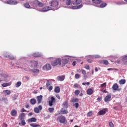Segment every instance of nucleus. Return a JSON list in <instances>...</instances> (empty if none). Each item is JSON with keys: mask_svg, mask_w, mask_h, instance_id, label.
I'll list each match as a JSON object with an SVG mask.
<instances>
[{"mask_svg": "<svg viewBox=\"0 0 127 127\" xmlns=\"http://www.w3.org/2000/svg\"><path fill=\"white\" fill-rule=\"evenodd\" d=\"M30 127H40V125H36V124H31L30 125Z\"/></svg>", "mask_w": 127, "mask_h": 127, "instance_id": "e433bc0d", "label": "nucleus"}, {"mask_svg": "<svg viewBox=\"0 0 127 127\" xmlns=\"http://www.w3.org/2000/svg\"><path fill=\"white\" fill-rule=\"evenodd\" d=\"M32 56H33V57H40L41 54L39 53H35L32 54Z\"/></svg>", "mask_w": 127, "mask_h": 127, "instance_id": "a878e982", "label": "nucleus"}, {"mask_svg": "<svg viewBox=\"0 0 127 127\" xmlns=\"http://www.w3.org/2000/svg\"><path fill=\"white\" fill-rule=\"evenodd\" d=\"M123 62V63L124 65H127V60H125V61H122Z\"/></svg>", "mask_w": 127, "mask_h": 127, "instance_id": "680f3d73", "label": "nucleus"}, {"mask_svg": "<svg viewBox=\"0 0 127 127\" xmlns=\"http://www.w3.org/2000/svg\"><path fill=\"white\" fill-rule=\"evenodd\" d=\"M30 102L31 105H35V104H36V100L34 98L31 99Z\"/></svg>", "mask_w": 127, "mask_h": 127, "instance_id": "bb28decb", "label": "nucleus"}, {"mask_svg": "<svg viewBox=\"0 0 127 127\" xmlns=\"http://www.w3.org/2000/svg\"><path fill=\"white\" fill-rule=\"evenodd\" d=\"M0 76L1 78H3V79H5V78L7 77V74L4 73H2L0 74Z\"/></svg>", "mask_w": 127, "mask_h": 127, "instance_id": "c85d7f7f", "label": "nucleus"}, {"mask_svg": "<svg viewBox=\"0 0 127 127\" xmlns=\"http://www.w3.org/2000/svg\"><path fill=\"white\" fill-rule=\"evenodd\" d=\"M48 111L50 113H53L54 112V108H49Z\"/></svg>", "mask_w": 127, "mask_h": 127, "instance_id": "c03bdc74", "label": "nucleus"}, {"mask_svg": "<svg viewBox=\"0 0 127 127\" xmlns=\"http://www.w3.org/2000/svg\"><path fill=\"white\" fill-rule=\"evenodd\" d=\"M62 107L67 109L68 108V101H64L62 104Z\"/></svg>", "mask_w": 127, "mask_h": 127, "instance_id": "4be33fe9", "label": "nucleus"}, {"mask_svg": "<svg viewBox=\"0 0 127 127\" xmlns=\"http://www.w3.org/2000/svg\"><path fill=\"white\" fill-rule=\"evenodd\" d=\"M100 56L98 55H96L94 56V58H100Z\"/></svg>", "mask_w": 127, "mask_h": 127, "instance_id": "774afa93", "label": "nucleus"}, {"mask_svg": "<svg viewBox=\"0 0 127 127\" xmlns=\"http://www.w3.org/2000/svg\"><path fill=\"white\" fill-rule=\"evenodd\" d=\"M55 102H56L55 98L52 97L51 98V100L49 101V106H50V107H52L53 106V103H55Z\"/></svg>", "mask_w": 127, "mask_h": 127, "instance_id": "0eeeda50", "label": "nucleus"}, {"mask_svg": "<svg viewBox=\"0 0 127 127\" xmlns=\"http://www.w3.org/2000/svg\"><path fill=\"white\" fill-rule=\"evenodd\" d=\"M54 92L57 94L60 93V87H59V86H56L54 89Z\"/></svg>", "mask_w": 127, "mask_h": 127, "instance_id": "412c9836", "label": "nucleus"}, {"mask_svg": "<svg viewBox=\"0 0 127 127\" xmlns=\"http://www.w3.org/2000/svg\"><path fill=\"white\" fill-rule=\"evenodd\" d=\"M75 79H79L80 78V75L78 73L75 74Z\"/></svg>", "mask_w": 127, "mask_h": 127, "instance_id": "864d4df0", "label": "nucleus"}, {"mask_svg": "<svg viewBox=\"0 0 127 127\" xmlns=\"http://www.w3.org/2000/svg\"><path fill=\"white\" fill-rule=\"evenodd\" d=\"M38 6H39V7H43V6H44V4L41 2H39L38 4Z\"/></svg>", "mask_w": 127, "mask_h": 127, "instance_id": "4c0bfd02", "label": "nucleus"}, {"mask_svg": "<svg viewBox=\"0 0 127 127\" xmlns=\"http://www.w3.org/2000/svg\"><path fill=\"white\" fill-rule=\"evenodd\" d=\"M85 69H87V70H89V69H90V66L89 65H86L85 66Z\"/></svg>", "mask_w": 127, "mask_h": 127, "instance_id": "0e129e2a", "label": "nucleus"}, {"mask_svg": "<svg viewBox=\"0 0 127 127\" xmlns=\"http://www.w3.org/2000/svg\"><path fill=\"white\" fill-rule=\"evenodd\" d=\"M39 2V1L38 0H34L33 1V5L34 6H36V5H38Z\"/></svg>", "mask_w": 127, "mask_h": 127, "instance_id": "cd10ccee", "label": "nucleus"}, {"mask_svg": "<svg viewBox=\"0 0 127 127\" xmlns=\"http://www.w3.org/2000/svg\"><path fill=\"white\" fill-rule=\"evenodd\" d=\"M57 121L61 124H64L66 122V118L63 116H60L58 117Z\"/></svg>", "mask_w": 127, "mask_h": 127, "instance_id": "f03ea898", "label": "nucleus"}, {"mask_svg": "<svg viewBox=\"0 0 127 127\" xmlns=\"http://www.w3.org/2000/svg\"><path fill=\"white\" fill-rule=\"evenodd\" d=\"M93 115V111H89L87 114V117H91Z\"/></svg>", "mask_w": 127, "mask_h": 127, "instance_id": "58836bf2", "label": "nucleus"}, {"mask_svg": "<svg viewBox=\"0 0 127 127\" xmlns=\"http://www.w3.org/2000/svg\"><path fill=\"white\" fill-rule=\"evenodd\" d=\"M84 93H85V91H82L80 92V93L79 94V97H82L84 95Z\"/></svg>", "mask_w": 127, "mask_h": 127, "instance_id": "5fc2aeb1", "label": "nucleus"}, {"mask_svg": "<svg viewBox=\"0 0 127 127\" xmlns=\"http://www.w3.org/2000/svg\"><path fill=\"white\" fill-rule=\"evenodd\" d=\"M41 110H42V106L41 105H40L38 106V107L35 108L34 111L35 113H36V114H38V113H39L40 111H41Z\"/></svg>", "mask_w": 127, "mask_h": 127, "instance_id": "6e6552de", "label": "nucleus"}, {"mask_svg": "<svg viewBox=\"0 0 127 127\" xmlns=\"http://www.w3.org/2000/svg\"><path fill=\"white\" fill-rule=\"evenodd\" d=\"M81 7H83V4H82L79 5L72 6V9H79L80 8H81Z\"/></svg>", "mask_w": 127, "mask_h": 127, "instance_id": "dca6fc26", "label": "nucleus"}, {"mask_svg": "<svg viewBox=\"0 0 127 127\" xmlns=\"http://www.w3.org/2000/svg\"><path fill=\"white\" fill-rule=\"evenodd\" d=\"M74 107H75V108L76 109H78L79 108V103H75L74 105H73Z\"/></svg>", "mask_w": 127, "mask_h": 127, "instance_id": "09e8293b", "label": "nucleus"}, {"mask_svg": "<svg viewBox=\"0 0 127 127\" xmlns=\"http://www.w3.org/2000/svg\"><path fill=\"white\" fill-rule=\"evenodd\" d=\"M87 62L88 63H92V62H93V60H92V59H87Z\"/></svg>", "mask_w": 127, "mask_h": 127, "instance_id": "bf43d9fd", "label": "nucleus"}, {"mask_svg": "<svg viewBox=\"0 0 127 127\" xmlns=\"http://www.w3.org/2000/svg\"><path fill=\"white\" fill-rule=\"evenodd\" d=\"M59 81H64L65 80V75L59 76L57 77Z\"/></svg>", "mask_w": 127, "mask_h": 127, "instance_id": "6ab92c4d", "label": "nucleus"}, {"mask_svg": "<svg viewBox=\"0 0 127 127\" xmlns=\"http://www.w3.org/2000/svg\"><path fill=\"white\" fill-rule=\"evenodd\" d=\"M3 93L4 94V95H6L7 96H8V95H10V93L11 92L9 90H5L3 91Z\"/></svg>", "mask_w": 127, "mask_h": 127, "instance_id": "5701e85b", "label": "nucleus"}, {"mask_svg": "<svg viewBox=\"0 0 127 127\" xmlns=\"http://www.w3.org/2000/svg\"><path fill=\"white\" fill-rule=\"evenodd\" d=\"M21 125L22 126H25V125L26 124V123H25V121H24V119H23V120H21Z\"/></svg>", "mask_w": 127, "mask_h": 127, "instance_id": "3c124183", "label": "nucleus"}, {"mask_svg": "<svg viewBox=\"0 0 127 127\" xmlns=\"http://www.w3.org/2000/svg\"><path fill=\"white\" fill-rule=\"evenodd\" d=\"M11 83H3L1 84L2 87H7L8 86H10Z\"/></svg>", "mask_w": 127, "mask_h": 127, "instance_id": "7c9ffc66", "label": "nucleus"}, {"mask_svg": "<svg viewBox=\"0 0 127 127\" xmlns=\"http://www.w3.org/2000/svg\"><path fill=\"white\" fill-rule=\"evenodd\" d=\"M52 7L46 6L42 8L41 11H42V12H45L46 11H48V10H52Z\"/></svg>", "mask_w": 127, "mask_h": 127, "instance_id": "39448f33", "label": "nucleus"}, {"mask_svg": "<svg viewBox=\"0 0 127 127\" xmlns=\"http://www.w3.org/2000/svg\"><path fill=\"white\" fill-rule=\"evenodd\" d=\"M17 115V111H16V110H12L11 111V116H12V117H16Z\"/></svg>", "mask_w": 127, "mask_h": 127, "instance_id": "f3484780", "label": "nucleus"}, {"mask_svg": "<svg viewBox=\"0 0 127 127\" xmlns=\"http://www.w3.org/2000/svg\"><path fill=\"white\" fill-rule=\"evenodd\" d=\"M106 86H107V83H106V82L101 84L102 88H103L104 87H106Z\"/></svg>", "mask_w": 127, "mask_h": 127, "instance_id": "13d9d810", "label": "nucleus"}, {"mask_svg": "<svg viewBox=\"0 0 127 127\" xmlns=\"http://www.w3.org/2000/svg\"><path fill=\"white\" fill-rule=\"evenodd\" d=\"M57 65H61V59H57L52 63V66H57Z\"/></svg>", "mask_w": 127, "mask_h": 127, "instance_id": "20e7f679", "label": "nucleus"}, {"mask_svg": "<svg viewBox=\"0 0 127 127\" xmlns=\"http://www.w3.org/2000/svg\"><path fill=\"white\" fill-rule=\"evenodd\" d=\"M43 98V96L42 95L37 96L36 99L38 102V105H39V104H41V103L42 102Z\"/></svg>", "mask_w": 127, "mask_h": 127, "instance_id": "9d476101", "label": "nucleus"}, {"mask_svg": "<svg viewBox=\"0 0 127 127\" xmlns=\"http://www.w3.org/2000/svg\"><path fill=\"white\" fill-rule=\"evenodd\" d=\"M112 98V96L110 95H107L105 97L104 99V101L107 102H110L111 101V99Z\"/></svg>", "mask_w": 127, "mask_h": 127, "instance_id": "ddd939ff", "label": "nucleus"}, {"mask_svg": "<svg viewBox=\"0 0 127 127\" xmlns=\"http://www.w3.org/2000/svg\"><path fill=\"white\" fill-rule=\"evenodd\" d=\"M17 3H18L17 1L12 0V4H11L15 5V4H17Z\"/></svg>", "mask_w": 127, "mask_h": 127, "instance_id": "de8ad7c7", "label": "nucleus"}, {"mask_svg": "<svg viewBox=\"0 0 127 127\" xmlns=\"http://www.w3.org/2000/svg\"><path fill=\"white\" fill-rule=\"evenodd\" d=\"M122 60V61H126V60L127 61V55L123 57Z\"/></svg>", "mask_w": 127, "mask_h": 127, "instance_id": "603ef678", "label": "nucleus"}, {"mask_svg": "<svg viewBox=\"0 0 127 127\" xmlns=\"http://www.w3.org/2000/svg\"><path fill=\"white\" fill-rule=\"evenodd\" d=\"M112 89L114 91H118V92H120L122 90V88H119V85L117 83H115L113 85Z\"/></svg>", "mask_w": 127, "mask_h": 127, "instance_id": "423d86ee", "label": "nucleus"}, {"mask_svg": "<svg viewBox=\"0 0 127 127\" xmlns=\"http://www.w3.org/2000/svg\"><path fill=\"white\" fill-rule=\"evenodd\" d=\"M106 114V109H104L101 111H100L98 114L97 116H103Z\"/></svg>", "mask_w": 127, "mask_h": 127, "instance_id": "f8f14e48", "label": "nucleus"}, {"mask_svg": "<svg viewBox=\"0 0 127 127\" xmlns=\"http://www.w3.org/2000/svg\"><path fill=\"white\" fill-rule=\"evenodd\" d=\"M20 86H21V82L18 81L16 84V88H18V87H20Z\"/></svg>", "mask_w": 127, "mask_h": 127, "instance_id": "ea45409f", "label": "nucleus"}, {"mask_svg": "<svg viewBox=\"0 0 127 127\" xmlns=\"http://www.w3.org/2000/svg\"><path fill=\"white\" fill-rule=\"evenodd\" d=\"M38 64V63L36 61H34L32 62V65H34V67H37Z\"/></svg>", "mask_w": 127, "mask_h": 127, "instance_id": "72a5a7b5", "label": "nucleus"}, {"mask_svg": "<svg viewBox=\"0 0 127 127\" xmlns=\"http://www.w3.org/2000/svg\"><path fill=\"white\" fill-rule=\"evenodd\" d=\"M17 99V96L16 95H14V96L12 97V100L13 101H15Z\"/></svg>", "mask_w": 127, "mask_h": 127, "instance_id": "6e6d98bb", "label": "nucleus"}, {"mask_svg": "<svg viewBox=\"0 0 127 127\" xmlns=\"http://www.w3.org/2000/svg\"><path fill=\"white\" fill-rule=\"evenodd\" d=\"M82 73L83 75H86V74H87V73L86 72V71L84 70H82Z\"/></svg>", "mask_w": 127, "mask_h": 127, "instance_id": "69168bd1", "label": "nucleus"}, {"mask_svg": "<svg viewBox=\"0 0 127 127\" xmlns=\"http://www.w3.org/2000/svg\"><path fill=\"white\" fill-rule=\"evenodd\" d=\"M73 87L75 89H78V88H79V84L75 83L73 85Z\"/></svg>", "mask_w": 127, "mask_h": 127, "instance_id": "8fccbe9b", "label": "nucleus"}, {"mask_svg": "<svg viewBox=\"0 0 127 127\" xmlns=\"http://www.w3.org/2000/svg\"><path fill=\"white\" fill-rule=\"evenodd\" d=\"M92 1L93 3H95L96 4H100V3L103 2L102 0H92Z\"/></svg>", "mask_w": 127, "mask_h": 127, "instance_id": "aec40b11", "label": "nucleus"}, {"mask_svg": "<svg viewBox=\"0 0 127 127\" xmlns=\"http://www.w3.org/2000/svg\"><path fill=\"white\" fill-rule=\"evenodd\" d=\"M24 6H25V7H26V8H29V7H30V5H29V3H25Z\"/></svg>", "mask_w": 127, "mask_h": 127, "instance_id": "a19ab883", "label": "nucleus"}, {"mask_svg": "<svg viewBox=\"0 0 127 127\" xmlns=\"http://www.w3.org/2000/svg\"><path fill=\"white\" fill-rule=\"evenodd\" d=\"M94 93V91L93 90V88H89L87 90V95H93Z\"/></svg>", "mask_w": 127, "mask_h": 127, "instance_id": "a211bd4d", "label": "nucleus"}, {"mask_svg": "<svg viewBox=\"0 0 127 127\" xmlns=\"http://www.w3.org/2000/svg\"><path fill=\"white\" fill-rule=\"evenodd\" d=\"M82 0H75V4H80L81 2H82Z\"/></svg>", "mask_w": 127, "mask_h": 127, "instance_id": "79ce46f5", "label": "nucleus"}, {"mask_svg": "<svg viewBox=\"0 0 127 127\" xmlns=\"http://www.w3.org/2000/svg\"><path fill=\"white\" fill-rule=\"evenodd\" d=\"M21 112H28L29 111H26L25 109H24V108H22L21 110Z\"/></svg>", "mask_w": 127, "mask_h": 127, "instance_id": "e2e57ef3", "label": "nucleus"}, {"mask_svg": "<svg viewBox=\"0 0 127 127\" xmlns=\"http://www.w3.org/2000/svg\"><path fill=\"white\" fill-rule=\"evenodd\" d=\"M68 113V110L64 109V108H62L60 111V115H66Z\"/></svg>", "mask_w": 127, "mask_h": 127, "instance_id": "9b49d317", "label": "nucleus"}, {"mask_svg": "<svg viewBox=\"0 0 127 127\" xmlns=\"http://www.w3.org/2000/svg\"><path fill=\"white\" fill-rule=\"evenodd\" d=\"M107 6V3H102L98 7L103 8V7H105V6Z\"/></svg>", "mask_w": 127, "mask_h": 127, "instance_id": "2f4dec72", "label": "nucleus"}, {"mask_svg": "<svg viewBox=\"0 0 127 127\" xmlns=\"http://www.w3.org/2000/svg\"><path fill=\"white\" fill-rule=\"evenodd\" d=\"M102 63L104 64V65H109V62L106 60H103L102 61Z\"/></svg>", "mask_w": 127, "mask_h": 127, "instance_id": "473e14b6", "label": "nucleus"}, {"mask_svg": "<svg viewBox=\"0 0 127 127\" xmlns=\"http://www.w3.org/2000/svg\"><path fill=\"white\" fill-rule=\"evenodd\" d=\"M44 70H46L48 71L49 70H51V65L50 64H48L44 65L43 67Z\"/></svg>", "mask_w": 127, "mask_h": 127, "instance_id": "1a4fd4ad", "label": "nucleus"}, {"mask_svg": "<svg viewBox=\"0 0 127 127\" xmlns=\"http://www.w3.org/2000/svg\"><path fill=\"white\" fill-rule=\"evenodd\" d=\"M2 127H7V124L5 123H3Z\"/></svg>", "mask_w": 127, "mask_h": 127, "instance_id": "338daca9", "label": "nucleus"}, {"mask_svg": "<svg viewBox=\"0 0 127 127\" xmlns=\"http://www.w3.org/2000/svg\"><path fill=\"white\" fill-rule=\"evenodd\" d=\"M82 85L85 86V85H90V82H83L82 83Z\"/></svg>", "mask_w": 127, "mask_h": 127, "instance_id": "052dcab7", "label": "nucleus"}, {"mask_svg": "<svg viewBox=\"0 0 127 127\" xmlns=\"http://www.w3.org/2000/svg\"><path fill=\"white\" fill-rule=\"evenodd\" d=\"M31 71L34 74H38L39 73V70L38 69H31Z\"/></svg>", "mask_w": 127, "mask_h": 127, "instance_id": "c756f323", "label": "nucleus"}, {"mask_svg": "<svg viewBox=\"0 0 127 127\" xmlns=\"http://www.w3.org/2000/svg\"><path fill=\"white\" fill-rule=\"evenodd\" d=\"M51 85H52V81L50 80H48L46 83V87L49 91H52L53 89V87Z\"/></svg>", "mask_w": 127, "mask_h": 127, "instance_id": "7ed1b4c3", "label": "nucleus"}, {"mask_svg": "<svg viewBox=\"0 0 127 127\" xmlns=\"http://www.w3.org/2000/svg\"><path fill=\"white\" fill-rule=\"evenodd\" d=\"M5 3H7V4H12V0H8Z\"/></svg>", "mask_w": 127, "mask_h": 127, "instance_id": "a18cd8bd", "label": "nucleus"}, {"mask_svg": "<svg viewBox=\"0 0 127 127\" xmlns=\"http://www.w3.org/2000/svg\"><path fill=\"white\" fill-rule=\"evenodd\" d=\"M77 102H79V99L78 98H74L72 100V103H77Z\"/></svg>", "mask_w": 127, "mask_h": 127, "instance_id": "37998d69", "label": "nucleus"}, {"mask_svg": "<svg viewBox=\"0 0 127 127\" xmlns=\"http://www.w3.org/2000/svg\"><path fill=\"white\" fill-rule=\"evenodd\" d=\"M7 57L11 60H13V59H14V57L10 55H8Z\"/></svg>", "mask_w": 127, "mask_h": 127, "instance_id": "49530a36", "label": "nucleus"}, {"mask_svg": "<svg viewBox=\"0 0 127 127\" xmlns=\"http://www.w3.org/2000/svg\"><path fill=\"white\" fill-rule=\"evenodd\" d=\"M79 94H80V90H75V91H74V95L75 96H79Z\"/></svg>", "mask_w": 127, "mask_h": 127, "instance_id": "f704fd0d", "label": "nucleus"}, {"mask_svg": "<svg viewBox=\"0 0 127 127\" xmlns=\"http://www.w3.org/2000/svg\"><path fill=\"white\" fill-rule=\"evenodd\" d=\"M49 4H50V6H52L53 7L54 9H58L59 7V1L58 0H53L49 2Z\"/></svg>", "mask_w": 127, "mask_h": 127, "instance_id": "f257e3e1", "label": "nucleus"}, {"mask_svg": "<svg viewBox=\"0 0 127 127\" xmlns=\"http://www.w3.org/2000/svg\"><path fill=\"white\" fill-rule=\"evenodd\" d=\"M37 120L35 118L28 119V123H36Z\"/></svg>", "mask_w": 127, "mask_h": 127, "instance_id": "4468645a", "label": "nucleus"}, {"mask_svg": "<svg viewBox=\"0 0 127 127\" xmlns=\"http://www.w3.org/2000/svg\"><path fill=\"white\" fill-rule=\"evenodd\" d=\"M65 1L66 5H70L71 4V0H64Z\"/></svg>", "mask_w": 127, "mask_h": 127, "instance_id": "c9c22d12", "label": "nucleus"}, {"mask_svg": "<svg viewBox=\"0 0 127 127\" xmlns=\"http://www.w3.org/2000/svg\"><path fill=\"white\" fill-rule=\"evenodd\" d=\"M24 117H25V114L22 113L19 115L18 119L20 120V121H22L24 120Z\"/></svg>", "mask_w": 127, "mask_h": 127, "instance_id": "2eb2a0df", "label": "nucleus"}, {"mask_svg": "<svg viewBox=\"0 0 127 127\" xmlns=\"http://www.w3.org/2000/svg\"><path fill=\"white\" fill-rule=\"evenodd\" d=\"M126 79H122L119 80V83L120 85H125V84H126Z\"/></svg>", "mask_w": 127, "mask_h": 127, "instance_id": "b1692460", "label": "nucleus"}, {"mask_svg": "<svg viewBox=\"0 0 127 127\" xmlns=\"http://www.w3.org/2000/svg\"><path fill=\"white\" fill-rule=\"evenodd\" d=\"M109 126L110 127H114V124L113 123V122H111L109 123Z\"/></svg>", "mask_w": 127, "mask_h": 127, "instance_id": "4d7b16f0", "label": "nucleus"}, {"mask_svg": "<svg viewBox=\"0 0 127 127\" xmlns=\"http://www.w3.org/2000/svg\"><path fill=\"white\" fill-rule=\"evenodd\" d=\"M62 62L63 64L66 65V64H67L68 62H69V61L66 59H64L62 60Z\"/></svg>", "mask_w": 127, "mask_h": 127, "instance_id": "393cba45", "label": "nucleus"}]
</instances>
